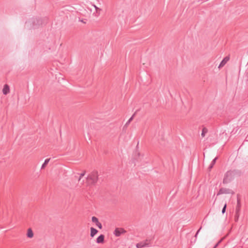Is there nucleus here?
I'll return each instance as SVG.
<instances>
[{
    "instance_id": "f257e3e1",
    "label": "nucleus",
    "mask_w": 248,
    "mask_h": 248,
    "mask_svg": "<svg viewBox=\"0 0 248 248\" xmlns=\"http://www.w3.org/2000/svg\"><path fill=\"white\" fill-rule=\"evenodd\" d=\"M241 174L240 170H233L227 171L225 175L223 180V183L226 184L231 182L235 177L240 176Z\"/></svg>"
},
{
    "instance_id": "f03ea898",
    "label": "nucleus",
    "mask_w": 248,
    "mask_h": 248,
    "mask_svg": "<svg viewBox=\"0 0 248 248\" xmlns=\"http://www.w3.org/2000/svg\"><path fill=\"white\" fill-rule=\"evenodd\" d=\"M42 20L40 18H31L26 22V26L29 29L37 28L42 24Z\"/></svg>"
},
{
    "instance_id": "7ed1b4c3",
    "label": "nucleus",
    "mask_w": 248,
    "mask_h": 248,
    "mask_svg": "<svg viewBox=\"0 0 248 248\" xmlns=\"http://www.w3.org/2000/svg\"><path fill=\"white\" fill-rule=\"evenodd\" d=\"M87 180L92 184H95L98 180V173L96 171H93L87 177Z\"/></svg>"
},
{
    "instance_id": "20e7f679",
    "label": "nucleus",
    "mask_w": 248,
    "mask_h": 248,
    "mask_svg": "<svg viewBox=\"0 0 248 248\" xmlns=\"http://www.w3.org/2000/svg\"><path fill=\"white\" fill-rule=\"evenodd\" d=\"M150 240L146 239L145 241H141L136 244V247L137 248H143L146 247H150L151 245L150 243Z\"/></svg>"
},
{
    "instance_id": "39448f33",
    "label": "nucleus",
    "mask_w": 248,
    "mask_h": 248,
    "mask_svg": "<svg viewBox=\"0 0 248 248\" xmlns=\"http://www.w3.org/2000/svg\"><path fill=\"white\" fill-rule=\"evenodd\" d=\"M234 194V192L232 191L231 189H229V188H221L218 192L217 193V195H221V194Z\"/></svg>"
},
{
    "instance_id": "423d86ee",
    "label": "nucleus",
    "mask_w": 248,
    "mask_h": 248,
    "mask_svg": "<svg viewBox=\"0 0 248 248\" xmlns=\"http://www.w3.org/2000/svg\"><path fill=\"white\" fill-rule=\"evenodd\" d=\"M125 231L123 228H116L113 232L114 234L116 236H120L122 234L124 233L125 232Z\"/></svg>"
},
{
    "instance_id": "0eeeda50",
    "label": "nucleus",
    "mask_w": 248,
    "mask_h": 248,
    "mask_svg": "<svg viewBox=\"0 0 248 248\" xmlns=\"http://www.w3.org/2000/svg\"><path fill=\"white\" fill-rule=\"evenodd\" d=\"M92 220L93 222L95 223L96 225L99 228L102 229V226L100 222H99L98 218L95 217H93Z\"/></svg>"
},
{
    "instance_id": "6e6552de",
    "label": "nucleus",
    "mask_w": 248,
    "mask_h": 248,
    "mask_svg": "<svg viewBox=\"0 0 248 248\" xmlns=\"http://www.w3.org/2000/svg\"><path fill=\"white\" fill-rule=\"evenodd\" d=\"M105 236L103 234H100L96 239V242L98 244L103 243L104 242Z\"/></svg>"
},
{
    "instance_id": "1a4fd4ad",
    "label": "nucleus",
    "mask_w": 248,
    "mask_h": 248,
    "mask_svg": "<svg viewBox=\"0 0 248 248\" xmlns=\"http://www.w3.org/2000/svg\"><path fill=\"white\" fill-rule=\"evenodd\" d=\"M10 91V88L9 86L7 84L4 85L3 88L2 89L3 94L4 95L7 94Z\"/></svg>"
},
{
    "instance_id": "9d476101",
    "label": "nucleus",
    "mask_w": 248,
    "mask_h": 248,
    "mask_svg": "<svg viewBox=\"0 0 248 248\" xmlns=\"http://www.w3.org/2000/svg\"><path fill=\"white\" fill-rule=\"evenodd\" d=\"M137 111H136L133 114V115L129 118V119L126 122V123H125V124H124V127H126L130 123V122L132 121V120L133 119L135 115H136V113H137Z\"/></svg>"
},
{
    "instance_id": "9b49d317",
    "label": "nucleus",
    "mask_w": 248,
    "mask_h": 248,
    "mask_svg": "<svg viewBox=\"0 0 248 248\" xmlns=\"http://www.w3.org/2000/svg\"><path fill=\"white\" fill-rule=\"evenodd\" d=\"M228 60H229V58H228V57H225V58H224L223 60L220 63L218 68L223 67L226 64V63L227 62V61Z\"/></svg>"
},
{
    "instance_id": "f8f14e48",
    "label": "nucleus",
    "mask_w": 248,
    "mask_h": 248,
    "mask_svg": "<svg viewBox=\"0 0 248 248\" xmlns=\"http://www.w3.org/2000/svg\"><path fill=\"white\" fill-rule=\"evenodd\" d=\"M97 232H98V231L96 229H95L93 227H92L91 228L90 235L92 237H93Z\"/></svg>"
},
{
    "instance_id": "ddd939ff",
    "label": "nucleus",
    "mask_w": 248,
    "mask_h": 248,
    "mask_svg": "<svg viewBox=\"0 0 248 248\" xmlns=\"http://www.w3.org/2000/svg\"><path fill=\"white\" fill-rule=\"evenodd\" d=\"M27 237L29 238H32L33 236V233L31 229H29L27 232Z\"/></svg>"
},
{
    "instance_id": "4468645a",
    "label": "nucleus",
    "mask_w": 248,
    "mask_h": 248,
    "mask_svg": "<svg viewBox=\"0 0 248 248\" xmlns=\"http://www.w3.org/2000/svg\"><path fill=\"white\" fill-rule=\"evenodd\" d=\"M217 157H216L214 159H213V160L212 161L211 164H210L209 166V168L208 169L210 170L214 166V165H215V164L216 163V161L217 160Z\"/></svg>"
},
{
    "instance_id": "2eb2a0df",
    "label": "nucleus",
    "mask_w": 248,
    "mask_h": 248,
    "mask_svg": "<svg viewBox=\"0 0 248 248\" xmlns=\"http://www.w3.org/2000/svg\"><path fill=\"white\" fill-rule=\"evenodd\" d=\"M240 200L238 199V198H237V206L236 208V214H237L239 212V211L240 210Z\"/></svg>"
},
{
    "instance_id": "dca6fc26",
    "label": "nucleus",
    "mask_w": 248,
    "mask_h": 248,
    "mask_svg": "<svg viewBox=\"0 0 248 248\" xmlns=\"http://www.w3.org/2000/svg\"><path fill=\"white\" fill-rule=\"evenodd\" d=\"M50 158L46 159L41 166V169H44L50 161Z\"/></svg>"
},
{
    "instance_id": "f3484780",
    "label": "nucleus",
    "mask_w": 248,
    "mask_h": 248,
    "mask_svg": "<svg viewBox=\"0 0 248 248\" xmlns=\"http://www.w3.org/2000/svg\"><path fill=\"white\" fill-rule=\"evenodd\" d=\"M93 6L94 7L95 10H96V12L97 13H99L102 10L101 9L98 8V7H97L94 4H93Z\"/></svg>"
},
{
    "instance_id": "a211bd4d",
    "label": "nucleus",
    "mask_w": 248,
    "mask_h": 248,
    "mask_svg": "<svg viewBox=\"0 0 248 248\" xmlns=\"http://www.w3.org/2000/svg\"><path fill=\"white\" fill-rule=\"evenodd\" d=\"M207 132V129H206L205 128H204L202 129V137H204V136H205V134Z\"/></svg>"
},
{
    "instance_id": "6ab92c4d",
    "label": "nucleus",
    "mask_w": 248,
    "mask_h": 248,
    "mask_svg": "<svg viewBox=\"0 0 248 248\" xmlns=\"http://www.w3.org/2000/svg\"><path fill=\"white\" fill-rule=\"evenodd\" d=\"M226 208H227V204L225 203V205H224V206L222 209V211H221V212L223 214L225 213L226 210Z\"/></svg>"
},
{
    "instance_id": "aec40b11",
    "label": "nucleus",
    "mask_w": 248,
    "mask_h": 248,
    "mask_svg": "<svg viewBox=\"0 0 248 248\" xmlns=\"http://www.w3.org/2000/svg\"><path fill=\"white\" fill-rule=\"evenodd\" d=\"M85 174V171L83 172V173H81L80 175V176L78 178V181L80 180L81 178L82 177H83Z\"/></svg>"
},
{
    "instance_id": "412c9836",
    "label": "nucleus",
    "mask_w": 248,
    "mask_h": 248,
    "mask_svg": "<svg viewBox=\"0 0 248 248\" xmlns=\"http://www.w3.org/2000/svg\"><path fill=\"white\" fill-rule=\"evenodd\" d=\"M201 228H202L201 227V228H200V229L197 231V232L196 233L195 235V237H197V235H198V234L199 232H200V230H201Z\"/></svg>"
},
{
    "instance_id": "4be33fe9",
    "label": "nucleus",
    "mask_w": 248,
    "mask_h": 248,
    "mask_svg": "<svg viewBox=\"0 0 248 248\" xmlns=\"http://www.w3.org/2000/svg\"><path fill=\"white\" fill-rule=\"evenodd\" d=\"M218 243L216 244V245L213 247V248H216L218 246Z\"/></svg>"
}]
</instances>
